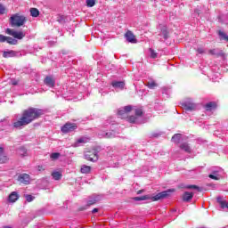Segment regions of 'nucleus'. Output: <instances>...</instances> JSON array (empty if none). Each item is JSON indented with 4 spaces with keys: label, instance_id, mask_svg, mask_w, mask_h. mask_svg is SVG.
Returning a JSON list of instances; mask_svg holds the SVG:
<instances>
[{
    "label": "nucleus",
    "instance_id": "obj_1",
    "mask_svg": "<svg viewBox=\"0 0 228 228\" xmlns=\"http://www.w3.org/2000/svg\"><path fill=\"white\" fill-rule=\"evenodd\" d=\"M44 115V110L37 108H28L22 111L21 117L12 124L13 127L19 129V127H24V126H28L33 122V120H37V118H40Z\"/></svg>",
    "mask_w": 228,
    "mask_h": 228
},
{
    "label": "nucleus",
    "instance_id": "obj_2",
    "mask_svg": "<svg viewBox=\"0 0 228 228\" xmlns=\"http://www.w3.org/2000/svg\"><path fill=\"white\" fill-rule=\"evenodd\" d=\"M5 33L7 35H10V37H7L5 39V42H7V44H9L10 45H17V44H19L17 40H22V38L26 37V34H24V32L17 31L13 28H6Z\"/></svg>",
    "mask_w": 228,
    "mask_h": 228
},
{
    "label": "nucleus",
    "instance_id": "obj_3",
    "mask_svg": "<svg viewBox=\"0 0 228 228\" xmlns=\"http://www.w3.org/2000/svg\"><path fill=\"white\" fill-rule=\"evenodd\" d=\"M170 191H175V190H168L164 191L162 192L158 193L157 195L151 197L149 195H144L141 197H134V200L140 201V200H152V202H157L158 200H163V199H167V197H170Z\"/></svg>",
    "mask_w": 228,
    "mask_h": 228
},
{
    "label": "nucleus",
    "instance_id": "obj_4",
    "mask_svg": "<svg viewBox=\"0 0 228 228\" xmlns=\"http://www.w3.org/2000/svg\"><path fill=\"white\" fill-rule=\"evenodd\" d=\"M28 22V18L20 13H15L10 18V25L12 28H20Z\"/></svg>",
    "mask_w": 228,
    "mask_h": 228
},
{
    "label": "nucleus",
    "instance_id": "obj_5",
    "mask_svg": "<svg viewBox=\"0 0 228 228\" xmlns=\"http://www.w3.org/2000/svg\"><path fill=\"white\" fill-rule=\"evenodd\" d=\"M85 159L87 161L95 162L99 159V155H97V150H90L85 152Z\"/></svg>",
    "mask_w": 228,
    "mask_h": 228
},
{
    "label": "nucleus",
    "instance_id": "obj_6",
    "mask_svg": "<svg viewBox=\"0 0 228 228\" xmlns=\"http://www.w3.org/2000/svg\"><path fill=\"white\" fill-rule=\"evenodd\" d=\"M77 129V125L76 123H66L61 128V131L67 134V133H72Z\"/></svg>",
    "mask_w": 228,
    "mask_h": 228
},
{
    "label": "nucleus",
    "instance_id": "obj_7",
    "mask_svg": "<svg viewBox=\"0 0 228 228\" xmlns=\"http://www.w3.org/2000/svg\"><path fill=\"white\" fill-rule=\"evenodd\" d=\"M19 183L21 184H29V181H31V177L28 174H21L18 176Z\"/></svg>",
    "mask_w": 228,
    "mask_h": 228
},
{
    "label": "nucleus",
    "instance_id": "obj_8",
    "mask_svg": "<svg viewBox=\"0 0 228 228\" xmlns=\"http://www.w3.org/2000/svg\"><path fill=\"white\" fill-rule=\"evenodd\" d=\"M44 83H45V85H46V86H49L50 88H54V85H56V80H54V78H53V77L47 76L44 79Z\"/></svg>",
    "mask_w": 228,
    "mask_h": 228
},
{
    "label": "nucleus",
    "instance_id": "obj_9",
    "mask_svg": "<svg viewBox=\"0 0 228 228\" xmlns=\"http://www.w3.org/2000/svg\"><path fill=\"white\" fill-rule=\"evenodd\" d=\"M125 37L127 40V42H130L131 44H136V37L131 30H128L126 34Z\"/></svg>",
    "mask_w": 228,
    "mask_h": 228
},
{
    "label": "nucleus",
    "instance_id": "obj_10",
    "mask_svg": "<svg viewBox=\"0 0 228 228\" xmlns=\"http://www.w3.org/2000/svg\"><path fill=\"white\" fill-rule=\"evenodd\" d=\"M182 199L183 202H190V200L193 199V192H190V191L183 192Z\"/></svg>",
    "mask_w": 228,
    "mask_h": 228
},
{
    "label": "nucleus",
    "instance_id": "obj_11",
    "mask_svg": "<svg viewBox=\"0 0 228 228\" xmlns=\"http://www.w3.org/2000/svg\"><path fill=\"white\" fill-rule=\"evenodd\" d=\"M17 200H19V193H17V191L11 192L8 197V201L13 203L17 202Z\"/></svg>",
    "mask_w": 228,
    "mask_h": 228
},
{
    "label": "nucleus",
    "instance_id": "obj_12",
    "mask_svg": "<svg viewBox=\"0 0 228 228\" xmlns=\"http://www.w3.org/2000/svg\"><path fill=\"white\" fill-rule=\"evenodd\" d=\"M182 106L186 111H193L195 110V104L193 102H184Z\"/></svg>",
    "mask_w": 228,
    "mask_h": 228
},
{
    "label": "nucleus",
    "instance_id": "obj_13",
    "mask_svg": "<svg viewBox=\"0 0 228 228\" xmlns=\"http://www.w3.org/2000/svg\"><path fill=\"white\" fill-rule=\"evenodd\" d=\"M113 88H120V90H124V86H126V83L124 81H114L111 83Z\"/></svg>",
    "mask_w": 228,
    "mask_h": 228
},
{
    "label": "nucleus",
    "instance_id": "obj_14",
    "mask_svg": "<svg viewBox=\"0 0 228 228\" xmlns=\"http://www.w3.org/2000/svg\"><path fill=\"white\" fill-rule=\"evenodd\" d=\"M17 56V52L11 50V51H4L3 53L4 58H15Z\"/></svg>",
    "mask_w": 228,
    "mask_h": 228
},
{
    "label": "nucleus",
    "instance_id": "obj_15",
    "mask_svg": "<svg viewBox=\"0 0 228 228\" xmlns=\"http://www.w3.org/2000/svg\"><path fill=\"white\" fill-rule=\"evenodd\" d=\"M216 109V102H209L205 105L206 111H211L212 110Z\"/></svg>",
    "mask_w": 228,
    "mask_h": 228
},
{
    "label": "nucleus",
    "instance_id": "obj_16",
    "mask_svg": "<svg viewBox=\"0 0 228 228\" xmlns=\"http://www.w3.org/2000/svg\"><path fill=\"white\" fill-rule=\"evenodd\" d=\"M180 149L182 151H184V152H187L188 154H190V152H191V149L190 148V144H188V142H183L180 145Z\"/></svg>",
    "mask_w": 228,
    "mask_h": 228
},
{
    "label": "nucleus",
    "instance_id": "obj_17",
    "mask_svg": "<svg viewBox=\"0 0 228 228\" xmlns=\"http://www.w3.org/2000/svg\"><path fill=\"white\" fill-rule=\"evenodd\" d=\"M217 202L221 206L222 209H228V203L227 201L224 200L222 198H217Z\"/></svg>",
    "mask_w": 228,
    "mask_h": 228
},
{
    "label": "nucleus",
    "instance_id": "obj_18",
    "mask_svg": "<svg viewBox=\"0 0 228 228\" xmlns=\"http://www.w3.org/2000/svg\"><path fill=\"white\" fill-rule=\"evenodd\" d=\"M217 34H218L220 40H224V42H228V35L225 32H224L222 30H218Z\"/></svg>",
    "mask_w": 228,
    "mask_h": 228
},
{
    "label": "nucleus",
    "instance_id": "obj_19",
    "mask_svg": "<svg viewBox=\"0 0 228 228\" xmlns=\"http://www.w3.org/2000/svg\"><path fill=\"white\" fill-rule=\"evenodd\" d=\"M81 174H90L92 172V167L83 165L80 169Z\"/></svg>",
    "mask_w": 228,
    "mask_h": 228
},
{
    "label": "nucleus",
    "instance_id": "obj_20",
    "mask_svg": "<svg viewBox=\"0 0 228 228\" xmlns=\"http://www.w3.org/2000/svg\"><path fill=\"white\" fill-rule=\"evenodd\" d=\"M208 54H210V56H216V58H220V56L224 55V53H216V49H210L208 50Z\"/></svg>",
    "mask_w": 228,
    "mask_h": 228
},
{
    "label": "nucleus",
    "instance_id": "obj_21",
    "mask_svg": "<svg viewBox=\"0 0 228 228\" xmlns=\"http://www.w3.org/2000/svg\"><path fill=\"white\" fill-rule=\"evenodd\" d=\"M116 134L117 133L112 130L102 134V137L107 139H111V138H115Z\"/></svg>",
    "mask_w": 228,
    "mask_h": 228
},
{
    "label": "nucleus",
    "instance_id": "obj_22",
    "mask_svg": "<svg viewBox=\"0 0 228 228\" xmlns=\"http://www.w3.org/2000/svg\"><path fill=\"white\" fill-rule=\"evenodd\" d=\"M183 188L185 190H197V191H202V188L199 187L198 185H185Z\"/></svg>",
    "mask_w": 228,
    "mask_h": 228
},
{
    "label": "nucleus",
    "instance_id": "obj_23",
    "mask_svg": "<svg viewBox=\"0 0 228 228\" xmlns=\"http://www.w3.org/2000/svg\"><path fill=\"white\" fill-rule=\"evenodd\" d=\"M52 177L55 180V181H60V179H61L62 175L61 173L56 171L52 173Z\"/></svg>",
    "mask_w": 228,
    "mask_h": 228
},
{
    "label": "nucleus",
    "instance_id": "obj_24",
    "mask_svg": "<svg viewBox=\"0 0 228 228\" xmlns=\"http://www.w3.org/2000/svg\"><path fill=\"white\" fill-rule=\"evenodd\" d=\"M30 15L31 17H38V15H40V11L37 8H30Z\"/></svg>",
    "mask_w": 228,
    "mask_h": 228
},
{
    "label": "nucleus",
    "instance_id": "obj_25",
    "mask_svg": "<svg viewBox=\"0 0 228 228\" xmlns=\"http://www.w3.org/2000/svg\"><path fill=\"white\" fill-rule=\"evenodd\" d=\"M182 135L181 134H176L172 136V140L174 143H179L181 142Z\"/></svg>",
    "mask_w": 228,
    "mask_h": 228
},
{
    "label": "nucleus",
    "instance_id": "obj_26",
    "mask_svg": "<svg viewBox=\"0 0 228 228\" xmlns=\"http://www.w3.org/2000/svg\"><path fill=\"white\" fill-rule=\"evenodd\" d=\"M19 154L21 156V158H24L25 156H28V150H26L24 147H20L19 149Z\"/></svg>",
    "mask_w": 228,
    "mask_h": 228
},
{
    "label": "nucleus",
    "instance_id": "obj_27",
    "mask_svg": "<svg viewBox=\"0 0 228 228\" xmlns=\"http://www.w3.org/2000/svg\"><path fill=\"white\" fill-rule=\"evenodd\" d=\"M150 51V57L152 58L153 60L158 58V53H156V51L152 48L149 49Z\"/></svg>",
    "mask_w": 228,
    "mask_h": 228
},
{
    "label": "nucleus",
    "instance_id": "obj_28",
    "mask_svg": "<svg viewBox=\"0 0 228 228\" xmlns=\"http://www.w3.org/2000/svg\"><path fill=\"white\" fill-rule=\"evenodd\" d=\"M146 86H148V88H150L151 90H154V88L158 86V84H156V82L154 81H151V82H148Z\"/></svg>",
    "mask_w": 228,
    "mask_h": 228
},
{
    "label": "nucleus",
    "instance_id": "obj_29",
    "mask_svg": "<svg viewBox=\"0 0 228 228\" xmlns=\"http://www.w3.org/2000/svg\"><path fill=\"white\" fill-rule=\"evenodd\" d=\"M9 159H8V156H6V155H0V163L1 164L8 163Z\"/></svg>",
    "mask_w": 228,
    "mask_h": 228
},
{
    "label": "nucleus",
    "instance_id": "obj_30",
    "mask_svg": "<svg viewBox=\"0 0 228 228\" xmlns=\"http://www.w3.org/2000/svg\"><path fill=\"white\" fill-rule=\"evenodd\" d=\"M79 143H88V139L85 137H81L76 142V145H79Z\"/></svg>",
    "mask_w": 228,
    "mask_h": 228
},
{
    "label": "nucleus",
    "instance_id": "obj_31",
    "mask_svg": "<svg viewBox=\"0 0 228 228\" xmlns=\"http://www.w3.org/2000/svg\"><path fill=\"white\" fill-rule=\"evenodd\" d=\"M88 8H94L95 6V0H86Z\"/></svg>",
    "mask_w": 228,
    "mask_h": 228
},
{
    "label": "nucleus",
    "instance_id": "obj_32",
    "mask_svg": "<svg viewBox=\"0 0 228 228\" xmlns=\"http://www.w3.org/2000/svg\"><path fill=\"white\" fill-rule=\"evenodd\" d=\"M6 7H4V5H3V4H0V15H4V13H6Z\"/></svg>",
    "mask_w": 228,
    "mask_h": 228
},
{
    "label": "nucleus",
    "instance_id": "obj_33",
    "mask_svg": "<svg viewBox=\"0 0 228 228\" xmlns=\"http://www.w3.org/2000/svg\"><path fill=\"white\" fill-rule=\"evenodd\" d=\"M61 154L59 152H53L50 155L51 159H58L60 158Z\"/></svg>",
    "mask_w": 228,
    "mask_h": 228
},
{
    "label": "nucleus",
    "instance_id": "obj_34",
    "mask_svg": "<svg viewBox=\"0 0 228 228\" xmlns=\"http://www.w3.org/2000/svg\"><path fill=\"white\" fill-rule=\"evenodd\" d=\"M143 115V110L142 109H136L135 110V116L136 117H142Z\"/></svg>",
    "mask_w": 228,
    "mask_h": 228
},
{
    "label": "nucleus",
    "instance_id": "obj_35",
    "mask_svg": "<svg viewBox=\"0 0 228 228\" xmlns=\"http://www.w3.org/2000/svg\"><path fill=\"white\" fill-rule=\"evenodd\" d=\"M118 115L119 117L124 118V117H126L127 113L126 112V110H125V109H124V110H118Z\"/></svg>",
    "mask_w": 228,
    "mask_h": 228
},
{
    "label": "nucleus",
    "instance_id": "obj_36",
    "mask_svg": "<svg viewBox=\"0 0 228 228\" xmlns=\"http://www.w3.org/2000/svg\"><path fill=\"white\" fill-rule=\"evenodd\" d=\"M196 52L198 53V54H205L206 53V50H204V48H202V47L197 48Z\"/></svg>",
    "mask_w": 228,
    "mask_h": 228
},
{
    "label": "nucleus",
    "instance_id": "obj_37",
    "mask_svg": "<svg viewBox=\"0 0 228 228\" xmlns=\"http://www.w3.org/2000/svg\"><path fill=\"white\" fill-rule=\"evenodd\" d=\"M94 204H97V200H90L87 201V207L94 206Z\"/></svg>",
    "mask_w": 228,
    "mask_h": 228
},
{
    "label": "nucleus",
    "instance_id": "obj_38",
    "mask_svg": "<svg viewBox=\"0 0 228 228\" xmlns=\"http://www.w3.org/2000/svg\"><path fill=\"white\" fill-rule=\"evenodd\" d=\"M124 110H125V112L127 114L133 110V107L131 105H128V106L124 107Z\"/></svg>",
    "mask_w": 228,
    "mask_h": 228
},
{
    "label": "nucleus",
    "instance_id": "obj_39",
    "mask_svg": "<svg viewBox=\"0 0 228 228\" xmlns=\"http://www.w3.org/2000/svg\"><path fill=\"white\" fill-rule=\"evenodd\" d=\"M128 121L130 122V124H134V122H136V117L134 116H130L128 118Z\"/></svg>",
    "mask_w": 228,
    "mask_h": 228
},
{
    "label": "nucleus",
    "instance_id": "obj_40",
    "mask_svg": "<svg viewBox=\"0 0 228 228\" xmlns=\"http://www.w3.org/2000/svg\"><path fill=\"white\" fill-rule=\"evenodd\" d=\"M34 199L35 198L33 196H31V195H26L27 202H33Z\"/></svg>",
    "mask_w": 228,
    "mask_h": 228
},
{
    "label": "nucleus",
    "instance_id": "obj_41",
    "mask_svg": "<svg viewBox=\"0 0 228 228\" xmlns=\"http://www.w3.org/2000/svg\"><path fill=\"white\" fill-rule=\"evenodd\" d=\"M162 34L164 35L165 40H167V38H168V30L167 29L162 30Z\"/></svg>",
    "mask_w": 228,
    "mask_h": 228
},
{
    "label": "nucleus",
    "instance_id": "obj_42",
    "mask_svg": "<svg viewBox=\"0 0 228 228\" xmlns=\"http://www.w3.org/2000/svg\"><path fill=\"white\" fill-rule=\"evenodd\" d=\"M6 38H7L6 36H3L2 34H0V42L2 43L6 42Z\"/></svg>",
    "mask_w": 228,
    "mask_h": 228
},
{
    "label": "nucleus",
    "instance_id": "obj_43",
    "mask_svg": "<svg viewBox=\"0 0 228 228\" xmlns=\"http://www.w3.org/2000/svg\"><path fill=\"white\" fill-rule=\"evenodd\" d=\"M208 177L210 179H214V181H218V177L217 176H215V175H209Z\"/></svg>",
    "mask_w": 228,
    "mask_h": 228
},
{
    "label": "nucleus",
    "instance_id": "obj_44",
    "mask_svg": "<svg viewBox=\"0 0 228 228\" xmlns=\"http://www.w3.org/2000/svg\"><path fill=\"white\" fill-rule=\"evenodd\" d=\"M37 170H38L39 172H44V170H45V168H44V166H38V167H37Z\"/></svg>",
    "mask_w": 228,
    "mask_h": 228
},
{
    "label": "nucleus",
    "instance_id": "obj_45",
    "mask_svg": "<svg viewBox=\"0 0 228 228\" xmlns=\"http://www.w3.org/2000/svg\"><path fill=\"white\" fill-rule=\"evenodd\" d=\"M12 85H13V86H17V85H19V81L13 80L12 81Z\"/></svg>",
    "mask_w": 228,
    "mask_h": 228
},
{
    "label": "nucleus",
    "instance_id": "obj_46",
    "mask_svg": "<svg viewBox=\"0 0 228 228\" xmlns=\"http://www.w3.org/2000/svg\"><path fill=\"white\" fill-rule=\"evenodd\" d=\"M4 154V147H0V156Z\"/></svg>",
    "mask_w": 228,
    "mask_h": 228
},
{
    "label": "nucleus",
    "instance_id": "obj_47",
    "mask_svg": "<svg viewBox=\"0 0 228 228\" xmlns=\"http://www.w3.org/2000/svg\"><path fill=\"white\" fill-rule=\"evenodd\" d=\"M92 213H99V208H94L93 210H92Z\"/></svg>",
    "mask_w": 228,
    "mask_h": 228
},
{
    "label": "nucleus",
    "instance_id": "obj_48",
    "mask_svg": "<svg viewBox=\"0 0 228 228\" xmlns=\"http://www.w3.org/2000/svg\"><path fill=\"white\" fill-rule=\"evenodd\" d=\"M143 190H139L138 191H137V195H140L141 193H143Z\"/></svg>",
    "mask_w": 228,
    "mask_h": 228
},
{
    "label": "nucleus",
    "instance_id": "obj_49",
    "mask_svg": "<svg viewBox=\"0 0 228 228\" xmlns=\"http://www.w3.org/2000/svg\"><path fill=\"white\" fill-rule=\"evenodd\" d=\"M196 13H198V15H200V12H199V11H196Z\"/></svg>",
    "mask_w": 228,
    "mask_h": 228
}]
</instances>
